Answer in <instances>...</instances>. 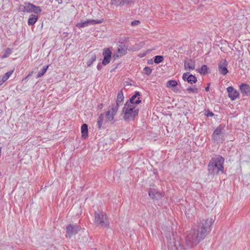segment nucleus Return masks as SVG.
I'll return each instance as SVG.
<instances>
[{
	"label": "nucleus",
	"mask_w": 250,
	"mask_h": 250,
	"mask_svg": "<svg viewBox=\"0 0 250 250\" xmlns=\"http://www.w3.org/2000/svg\"><path fill=\"white\" fill-rule=\"evenodd\" d=\"M214 222V219L213 218L197 222L186 237V246L188 248H192L203 240L211 231Z\"/></svg>",
	"instance_id": "obj_1"
},
{
	"label": "nucleus",
	"mask_w": 250,
	"mask_h": 250,
	"mask_svg": "<svg viewBox=\"0 0 250 250\" xmlns=\"http://www.w3.org/2000/svg\"><path fill=\"white\" fill-rule=\"evenodd\" d=\"M224 158L220 155L212 157L208 164V174L218 175L223 173Z\"/></svg>",
	"instance_id": "obj_2"
},
{
	"label": "nucleus",
	"mask_w": 250,
	"mask_h": 250,
	"mask_svg": "<svg viewBox=\"0 0 250 250\" xmlns=\"http://www.w3.org/2000/svg\"><path fill=\"white\" fill-rule=\"evenodd\" d=\"M95 223L97 226H100L103 228H108L109 223L108 221L106 214L102 211L95 212Z\"/></svg>",
	"instance_id": "obj_3"
},
{
	"label": "nucleus",
	"mask_w": 250,
	"mask_h": 250,
	"mask_svg": "<svg viewBox=\"0 0 250 250\" xmlns=\"http://www.w3.org/2000/svg\"><path fill=\"white\" fill-rule=\"evenodd\" d=\"M21 7H23V9L21 11L23 12L34 13L36 14H39L42 11L40 6H36L30 2H25L24 5H21Z\"/></svg>",
	"instance_id": "obj_4"
},
{
	"label": "nucleus",
	"mask_w": 250,
	"mask_h": 250,
	"mask_svg": "<svg viewBox=\"0 0 250 250\" xmlns=\"http://www.w3.org/2000/svg\"><path fill=\"white\" fill-rule=\"evenodd\" d=\"M168 239L167 241V246L169 249H171L172 250H185V248H184L183 245H181L180 242L179 240V238L177 237V239L174 237L173 235V238L172 239L170 237V238Z\"/></svg>",
	"instance_id": "obj_5"
},
{
	"label": "nucleus",
	"mask_w": 250,
	"mask_h": 250,
	"mask_svg": "<svg viewBox=\"0 0 250 250\" xmlns=\"http://www.w3.org/2000/svg\"><path fill=\"white\" fill-rule=\"evenodd\" d=\"M224 126L222 125L218 126L213 131L211 136V139L214 142H218L220 140L223 141L224 139L223 138V130Z\"/></svg>",
	"instance_id": "obj_6"
},
{
	"label": "nucleus",
	"mask_w": 250,
	"mask_h": 250,
	"mask_svg": "<svg viewBox=\"0 0 250 250\" xmlns=\"http://www.w3.org/2000/svg\"><path fill=\"white\" fill-rule=\"evenodd\" d=\"M81 229L80 226L73 224H69L66 228V237L71 238L72 236L76 235Z\"/></svg>",
	"instance_id": "obj_7"
},
{
	"label": "nucleus",
	"mask_w": 250,
	"mask_h": 250,
	"mask_svg": "<svg viewBox=\"0 0 250 250\" xmlns=\"http://www.w3.org/2000/svg\"><path fill=\"white\" fill-rule=\"evenodd\" d=\"M148 193L149 196L153 200H158L162 197V193L154 188V186L149 188Z\"/></svg>",
	"instance_id": "obj_8"
},
{
	"label": "nucleus",
	"mask_w": 250,
	"mask_h": 250,
	"mask_svg": "<svg viewBox=\"0 0 250 250\" xmlns=\"http://www.w3.org/2000/svg\"><path fill=\"white\" fill-rule=\"evenodd\" d=\"M103 22V20H87L84 21H82L78 23L76 26L79 28H82L87 26L90 24H96L101 23Z\"/></svg>",
	"instance_id": "obj_9"
},
{
	"label": "nucleus",
	"mask_w": 250,
	"mask_h": 250,
	"mask_svg": "<svg viewBox=\"0 0 250 250\" xmlns=\"http://www.w3.org/2000/svg\"><path fill=\"white\" fill-rule=\"evenodd\" d=\"M103 55L104 56V59L102 61V64L104 65H106L110 62L112 52L110 48H105L104 49Z\"/></svg>",
	"instance_id": "obj_10"
},
{
	"label": "nucleus",
	"mask_w": 250,
	"mask_h": 250,
	"mask_svg": "<svg viewBox=\"0 0 250 250\" xmlns=\"http://www.w3.org/2000/svg\"><path fill=\"white\" fill-rule=\"evenodd\" d=\"M182 79L185 82H187L191 84L195 83L197 82V77L188 72L183 74Z\"/></svg>",
	"instance_id": "obj_11"
},
{
	"label": "nucleus",
	"mask_w": 250,
	"mask_h": 250,
	"mask_svg": "<svg viewBox=\"0 0 250 250\" xmlns=\"http://www.w3.org/2000/svg\"><path fill=\"white\" fill-rule=\"evenodd\" d=\"M139 108L136 109V106L134 104H125L122 109V112L127 111L133 113V115H138Z\"/></svg>",
	"instance_id": "obj_12"
},
{
	"label": "nucleus",
	"mask_w": 250,
	"mask_h": 250,
	"mask_svg": "<svg viewBox=\"0 0 250 250\" xmlns=\"http://www.w3.org/2000/svg\"><path fill=\"white\" fill-rule=\"evenodd\" d=\"M228 65V62L226 60L221 61L218 63V70L221 74L225 75L228 73L229 71L227 68Z\"/></svg>",
	"instance_id": "obj_13"
},
{
	"label": "nucleus",
	"mask_w": 250,
	"mask_h": 250,
	"mask_svg": "<svg viewBox=\"0 0 250 250\" xmlns=\"http://www.w3.org/2000/svg\"><path fill=\"white\" fill-rule=\"evenodd\" d=\"M228 92V96L232 101L239 98V93L233 86H230L227 88Z\"/></svg>",
	"instance_id": "obj_14"
},
{
	"label": "nucleus",
	"mask_w": 250,
	"mask_h": 250,
	"mask_svg": "<svg viewBox=\"0 0 250 250\" xmlns=\"http://www.w3.org/2000/svg\"><path fill=\"white\" fill-rule=\"evenodd\" d=\"M195 68V61L193 59H187L184 61V68L186 70L190 71Z\"/></svg>",
	"instance_id": "obj_15"
},
{
	"label": "nucleus",
	"mask_w": 250,
	"mask_h": 250,
	"mask_svg": "<svg viewBox=\"0 0 250 250\" xmlns=\"http://www.w3.org/2000/svg\"><path fill=\"white\" fill-rule=\"evenodd\" d=\"M134 0H111V4L116 6H122L125 4L132 3Z\"/></svg>",
	"instance_id": "obj_16"
},
{
	"label": "nucleus",
	"mask_w": 250,
	"mask_h": 250,
	"mask_svg": "<svg viewBox=\"0 0 250 250\" xmlns=\"http://www.w3.org/2000/svg\"><path fill=\"white\" fill-rule=\"evenodd\" d=\"M241 92L243 95L250 96V86L246 83H242L240 86Z\"/></svg>",
	"instance_id": "obj_17"
},
{
	"label": "nucleus",
	"mask_w": 250,
	"mask_h": 250,
	"mask_svg": "<svg viewBox=\"0 0 250 250\" xmlns=\"http://www.w3.org/2000/svg\"><path fill=\"white\" fill-rule=\"evenodd\" d=\"M122 114H124L123 119L126 122H129L131 121H133L136 117L138 115H133V113L131 112H129L127 111H122Z\"/></svg>",
	"instance_id": "obj_18"
},
{
	"label": "nucleus",
	"mask_w": 250,
	"mask_h": 250,
	"mask_svg": "<svg viewBox=\"0 0 250 250\" xmlns=\"http://www.w3.org/2000/svg\"><path fill=\"white\" fill-rule=\"evenodd\" d=\"M119 43L120 44L119 45L117 51L121 54V55L123 56L127 52V46L123 43V42H119Z\"/></svg>",
	"instance_id": "obj_19"
},
{
	"label": "nucleus",
	"mask_w": 250,
	"mask_h": 250,
	"mask_svg": "<svg viewBox=\"0 0 250 250\" xmlns=\"http://www.w3.org/2000/svg\"><path fill=\"white\" fill-rule=\"evenodd\" d=\"M82 137L83 139H85L88 136V125L86 124H83L81 126Z\"/></svg>",
	"instance_id": "obj_20"
},
{
	"label": "nucleus",
	"mask_w": 250,
	"mask_h": 250,
	"mask_svg": "<svg viewBox=\"0 0 250 250\" xmlns=\"http://www.w3.org/2000/svg\"><path fill=\"white\" fill-rule=\"evenodd\" d=\"M38 16L35 15L31 14L28 20V24L29 25H33L38 21Z\"/></svg>",
	"instance_id": "obj_21"
},
{
	"label": "nucleus",
	"mask_w": 250,
	"mask_h": 250,
	"mask_svg": "<svg viewBox=\"0 0 250 250\" xmlns=\"http://www.w3.org/2000/svg\"><path fill=\"white\" fill-rule=\"evenodd\" d=\"M124 101V96L123 94V90L121 89L118 92V93L117 94L116 102L122 105L123 104Z\"/></svg>",
	"instance_id": "obj_22"
},
{
	"label": "nucleus",
	"mask_w": 250,
	"mask_h": 250,
	"mask_svg": "<svg viewBox=\"0 0 250 250\" xmlns=\"http://www.w3.org/2000/svg\"><path fill=\"white\" fill-rule=\"evenodd\" d=\"M141 96V93L139 91H135L134 94L130 98L129 100L127 101L125 104H134L135 99L138 96Z\"/></svg>",
	"instance_id": "obj_23"
},
{
	"label": "nucleus",
	"mask_w": 250,
	"mask_h": 250,
	"mask_svg": "<svg viewBox=\"0 0 250 250\" xmlns=\"http://www.w3.org/2000/svg\"><path fill=\"white\" fill-rule=\"evenodd\" d=\"M89 57V60L87 61L86 64L88 66H91L93 62H94L96 60V55L95 54H92L88 56Z\"/></svg>",
	"instance_id": "obj_24"
},
{
	"label": "nucleus",
	"mask_w": 250,
	"mask_h": 250,
	"mask_svg": "<svg viewBox=\"0 0 250 250\" xmlns=\"http://www.w3.org/2000/svg\"><path fill=\"white\" fill-rule=\"evenodd\" d=\"M116 114H113V112H111V113L110 114V111L108 110L105 113V117L106 118L107 120L109 121L112 122V123L115 122V120H114V116Z\"/></svg>",
	"instance_id": "obj_25"
},
{
	"label": "nucleus",
	"mask_w": 250,
	"mask_h": 250,
	"mask_svg": "<svg viewBox=\"0 0 250 250\" xmlns=\"http://www.w3.org/2000/svg\"><path fill=\"white\" fill-rule=\"evenodd\" d=\"M49 67V65L43 66L42 68L38 72L37 75V78H41L44 75V74L46 72L48 68Z\"/></svg>",
	"instance_id": "obj_26"
},
{
	"label": "nucleus",
	"mask_w": 250,
	"mask_h": 250,
	"mask_svg": "<svg viewBox=\"0 0 250 250\" xmlns=\"http://www.w3.org/2000/svg\"><path fill=\"white\" fill-rule=\"evenodd\" d=\"M104 118V113H101L98 118L97 121V125H98V128L99 129H101L102 127V125L103 124V122Z\"/></svg>",
	"instance_id": "obj_27"
},
{
	"label": "nucleus",
	"mask_w": 250,
	"mask_h": 250,
	"mask_svg": "<svg viewBox=\"0 0 250 250\" xmlns=\"http://www.w3.org/2000/svg\"><path fill=\"white\" fill-rule=\"evenodd\" d=\"M178 85V82L175 80H169L167 82L166 86L167 87L174 88Z\"/></svg>",
	"instance_id": "obj_28"
},
{
	"label": "nucleus",
	"mask_w": 250,
	"mask_h": 250,
	"mask_svg": "<svg viewBox=\"0 0 250 250\" xmlns=\"http://www.w3.org/2000/svg\"><path fill=\"white\" fill-rule=\"evenodd\" d=\"M120 105L121 104L116 102L112 104L111 110L113 114H116Z\"/></svg>",
	"instance_id": "obj_29"
},
{
	"label": "nucleus",
	"mask_w": 250,
	"mask_h": 250,
	"mask_svg": "<svg viewBox=\"0 0 250 250\" xmlns=\"http://www.w3.org/2000/svg\"><path fill=\"white\" fill-rule=\"evenodd\" d=\"M208 69L207 65L204 64L199 69L198 72L202 75H206L208 73Z\"/></svg>",
	"instance_id": "obj_30"
},
{
	"label": "nucleus",
	"mask_w": 250,
	"mask_h": 250,
	"mask_svg": "<svg viewBox=\"0 0 250 250\" xmlns=\"http://www.w3.org/2000/svg\"><path fill=\"white\" fill-rule=\"evenodd\" d=\"M164 56L161 55H157L154 57V62L156 64H159L164 61Z\"/></svg>",
	"instance_id": "obj_31"
},
{
	"label": "nucleus",
	"mask_w": 250,
	"mask_h": 250,
	"mask_svg": "<svg viewBox=\"0 0 250 250\" xmlns=\"http://www.w3.org/2000/svg\"><path fill=\"white\" fill-rule=\"evenodd\" d=\"M187 91L188 93H198L199 92L198 89L197 87H196L195 85H194L193 87H189L187 89Z\"/></svg>",
	"instance_id": "obj_32"
},
{
	"label": "nucleus",
	"mask_w": 250,
	"mask_h": 250,
	"mask_svg": "<svg viewBox=\"0 0 250 250\" xmlns=\"http://www.w3.org/2000/svg\"><path fill=\"white\" fill-rule=\"evenodd\" d=\"M12 49L10 48H7L4 52L3 54L2 55L1 58L2 59L7 58L9 55L12 53Z\"/></svg>",
	"instance_id": "obj_33"
},
{
	"label": "nucleus",
	"mask_w": 250,
	"mask_h": 250,
	"mask_svg": "<svg viewBox=\"0 0 250 250\" xmlns=\"http://www.w3.org/2000/svg\"><path fill=\"white\" fill-rule=\"evenodd\" d=\"M14 72V70L8 71L6 72L2 77L1 78L5 82L10 77V76L13 74Z\"/></svg>",
	"instance_id": "obj_34"
},
{
	"label": "nucleus",
	"mask_w": 250,
	"mask_h": 250,
	"mask_svg": "<svg viewBox=\"0 0 250 250\" xmlns=\"http://www.w3.org/2000/svg\"><path fill=\"white\" fill-rule=\"evenodd\" d=\"M152 72V69L147 66H146L143 69V73L149 76Z\"/></svg>",
	"instance_id": "obj_35"
},
{
	"label": "nucleus",
	"mask_w": 250,
	"mask_h": 250,
	"mask_svg": "<svg viewBox=\"0 0 250 250\" xmlns=\"http://www.w3.org/2000/svg\"><path fill=\"white\" fill-rule=\"evenodd\" d=\"M205 115L207 117H213L214 114V113L210 111L209 110H205Z\"/></svg>",
	"instance_id": "obj_36"
},
{
	"label": "nucleus",
	"mask_w": 250,
	"mask_h": 250,
	"mask_svg": "<svg viewBox=\"0 0 250 250\" xmlns=\"http://www.w3.org/2000/svg\"><path fill=\"white\" fill-rule=\"evenodd\" d=\"M122 56H123V55H121V54L120 53H119L118 52V51H117L116 53H114V54L112 56V58L114 59V60H115L119 57H121Z\"/></svg>",
	"instance_id": "obj_37"
},
{
	"label": "nucleus",
	"mask_w": 250,
	"mask_h": 250,
	"mask_svg": "<svg viewBox=\"0 0 250 250\" xmlns=\"http://www.w3.org/2000/svg\"><path fill=\"white\" fill-rule=\"evenodd\" d=\"M140 23V21H139L134 20L131 22V25L132 26H135V25H138Z\"/></svg>",
	"instance_id": "obj_38"
},
{
	"label": "nucleus",
	"mask_w": 250,
	"mask_h": 250,
	"mask_svg": "<svg viewBox=\"0 0 250 250\" xmlns=\"http://www.w3.org/2000/svg\"><path fill=\"white\" fill-rule=\"evenodd\" d=\"M140 97H138V99L137 100H136L134 102V104H139L141 103L142 102V101L140 99Z\"/></svg>",
	"instance_id": "obj_39"
},
{
	"label": "nucleus",
	"mask_w": 250,
	"mask_h": 250,
	"mask_svg": "<svg viewBox=\"0 0 250 250\" xmlns=\"http://www.w3.org/2000/svg\"><path fill=\"white\" fill-rule=\"evenodd\" d=\"M128 37H124L120 39V41L119 42H123L124 43L125 42H127L128 41Z\"/></svg>",
	"instance_id": "obj_40"
},
{
	"label": "nucleus",
	"mask_w": 250,
	"mask_h": 250,
	"mask_svg": "<svg viewBox=\"0 0 250 250\" xmlns=\"http://www.w3.org/2000/svg\"><path fill=\"white\" fill-rule=\"evenodd\" d=\"M102 67H103V66H102V64L100 63H99L97 66V69L98 70L100 71L102 69Z\"/></svg>",
	"instance_id": "obj_41"
},
{
	"label": "nucleus",
	"mask_w": 250,
	"mask_h": 250,
	"mask_svg": "<svg viewBox=\"0 0 250 250\" xmlns=\"http://www.w3.org/2000/svg\"><path fill=\"white\" fill-rule=\"evenodd\" d=\"M118 65H119V63L117 64L114 67H113L110 70V72H112L113 71H114L117 68Z\"/></svg>",
	"instance_id": "obj_42"
},
{
	"label": "nucleus",
	"mask_w": 250,
	"mask_h": 250,
	"mask_svg": "<svg viewBox=\"0 0 250 250\" xmlns=\"http://www.w3.org/2000/svg\"><path fill=\"white\" fill-rule=\"evenodd\" d=\"M209 85H210V83H208L207 84V86L205 88V90L206 91H208L209 90Z\"/></svg>",
	"instance_id": "obj_43"
},
{
	"label": "nucleus",
	"mask_w": 250,
	"mask_h": 250,
	"mask_svg": "<svg viewBox=\"0 0 250 250\" xmlns=\"http://www.w3.org/2000/svg\"><path fill=\"white\" fill-rule=\"evenodd\" d=\"M147 63L148 64H153V62L152 60V59L148 60L147 61Z\"/></svg>",
	"instance_id": "obj_44"
},
{
	"label": "nucleus",
	"mask_w": 250,
	"mask_h": 250,
	"mask_svg": "<svg viewBox=\"0 0 250 250\" xmlns=\"http://www.w3.org/2000/svg\"><path fill=\"white\" fill-rule=\"evenodd\" d=\"M4 82L1 77H0V85H2Z\"/></svg>",
	"instance_id": "obj_45"
},
{
	"label": "nucleus",
	"mask_w": 250,
	"mask_h": 250,
	"mask_svg": "<svg viewBox=\"0 0 250 250\" xmlns=\"http://www.w3.org/2000/svg\"><path fill=\"white\" fill-rule=\"evenodd\" d=\"M103 107V104H100L98 105V108L100 109H102Z\"/></svg>",
	"instance_id": "obj_46"
},
{
	"label": "nucleus",
	"mask_w": 250,
	"mask_h": 250,
	"mask_svg": "<svg viewBox=\"0 0 250 250\" xmlns=\"http://www.w3.org/2000/svg\"><path fill=\"white\" fill-rule=\"evenodd\" d=\"M33 71H31L30 72L27 76V77H31L32 75H33Z\"/></svg>",
	"instance_id": "obj_47"
},
{
	"label": "nucleus",
	"mask_w": 250,
	"mask_h": 250,
	"mask_svg": "<svg viewBox=\"0 0 250 250\" xmlns=\"http://www.w3.org/2000/svg\"><path fill=\"white\" fill-rule=\"evenodd\" d=\"M126 84L125 85V86L128 85H131V84L128 82H126Z\"/></svg>",
	"instance_id": "obj_48"
},
{
	"label": "nucleus",
	"mask_w": 250,
	"mask_h": 250,
	"mask_svg": "<svg viewBox=\"0 0 250 250\" xmlns=\"http://www.w3.org/2000/svg\"><path fill=\"white\" fill-rule=\"evenodd\" d=\"M27 78H28V77H27V76H26L25 78H24L22 80V81H23V80H27Z\"/></svg>",
	"instance_id": "obj_49"
},
{
	"label": "nucleus",
	"mask_w": 250,
	"mask_h": 250,
	"mask_svg": "<svg viewBox=\"0 0 250 250\" xmlns=\"http://www.w3.org/2000/svg\"><path fill=\"white\" fill-rule=\"evenodd\" d=\"M2 175V173L0 171V176Z\"/></svg>",
	"instance_id": "obj_50"
},
{
	"label": "nucleus",
	"mask_w": 250,
	"mask_h": 250,
	"mask_svg": "<svg viewBox=\"0 0 250 250\" xmlns=\"http://www.w3.org/2000/svg\"><path fill=\"white\" fill-rule=\"evenodd\" d=\"M2 112V110H0V113H1Z\"/></svg>",
	"instance_id": "obj_51"
}]
</instances>
